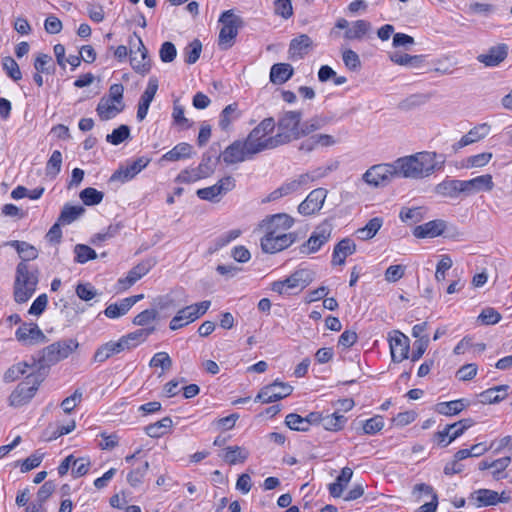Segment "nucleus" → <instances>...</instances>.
I'll list each match as a JSON object with an SVG mask.
<instances>
[{
  "mask_svg": "<svg viewBox=\"0 0 512 512\" xmlns=\"http://www.w3.org/2000/svg\"><path fill=\"white\" fill-rule=\"evenodd\" d=\"M131 309V306L126 298L122 299L120 303H113L106 307L104 310V314L108 318H118L120 316L125 315L129 310Z\"/></svg>",
  "mask_w": 512,
  "mask_h": 512,
  "instance_id": "nucleus-50",
  "label": "nucleus"
},
{
  "mask_svg": "<svg viewBox=\"0 0 512 512\" xmlns=\"http://www.w3.org/2000/svg\"><path fill=\"white\" fill-rule=\"evenodd\" d=\"M202 51V43L198 39H194L184 50L185 62L187 64H194L200 57Z\"/></svg>",
  "mask_w": 512,
  "mask_h": 512,
  "instance_id": "nucleus-55",
  "label": "nucleus"
},
{
  "mask_svg": "<svg viewBox=\"0 0 512 512\" xmlns=\"http://www.w3.org/2000/svg\"><path fill=\"white\" fill-rule=\"evenodd\" d=\"M469 405V402L465 399H458L448 402H440L436 404V412L445 416H452L459 414L466 406Z\"/></svg>",
  "mask_w": 512,
  "mask_h": 512,
  "instance_id": "nucleus-37",
  "label": "nucleus"
},
{
  "mask_svg": "<svg viewBox=\"0 0 512 512\" xmlns=\"http://www.w3.org/2000/svg\"><path fill=\"white\" fill-rule=\"evenodd\" d=\"M342 59L345 66L350 71H358L361 68V61L358 54L351 49L345 50L343 52Z\"/></svg>",
  "mask_w": 512,
  "mask_h": 512,
  "instance_id": "nucleus-62",
  "label": "nucleus"
},
{
  "mask_svg": "<svg viewBox=\"0 0 512 512\" xmlns=\"http://www.w3.org/2000/svg\"><path fill=\"white\" fill-rule=\"evenodd\" d=\"M155 331V327L141 328L131 332L125 336V340L132 347H136L139 343L146 340V338Z\"/></svg>",
  "mask_w": 512,
  "mask_h": 512,
  "instance_id": "nucleus-52",
  "label": "nucleus"
},
{
  "mask_svg": "<svg viewBox=\"0 0 512 512\" xmlns=\"http://www.w3.org/2000/svg\"><path fill=\"white\" fill-rule=\"evenodd\" d=\"M328 123L327 119L322 116H314L301 124L302 137L323 128Z\"/></svg>",
  "mask_w": 512,
  "mask_h": 512,
  "instance_id": "nucleus-51",
  "label": "nucleus"
},
{
  "mask_svg": "<svg viewBox=\"0 0 512 512\" xmlns=\"http://www.w3.org/2000/svg\"><path fill=\"white\" fill-rule=\"evenodd\" d=\"M388 341L393 362L400 363L409 357L410 340L405 334L394 330L389 334Z\"/></svg>",
  "mask_w": 512,
  "mask_h": 512,
  "instance_id": "nucleus-10",
  "label": "nucleus"
},
{
  "mask_svg": "<svg viewBox=\"0 0 512 512\" xmlns=\"http://www.w3.org/2000/svg\"><path fill=\"white\" fill-rule=\"evenodd\" d=\"M383 225V218L374 217L368 223L356 231L357 237L361 240L372 239Z\"/></svg>",
  "mask_w": 512,
  "mask_h": 512,
  "instance_id": "nucleus-39",
  "label": "nucleus"
},
{
  "mask_svg": "<svg viewBox=\"0 0 512 512\" xmlns=\"http://www.w3.org/2000/svg\"><path fill=\"white\" fill-rule=\"evenodd\" d=\"M62 165V154L59 150L53 151L50 156L47 164H46V175L47 176H56L61 169Z\"/></svg>",
  "mask_w": 512,
  "mask_h": 512,
  "instance_id": "nucleus-59",
  "label": "nucleus"
},
{
  "mask_svg": "<svg viewBox=\"0 0 512 512\" xmlns=\"http://www.w3.org/2000/svg\"><path fill=\"white\" fill-rule=\"evenodd\" d=\"M414 491L425 492L431 494V501L423 504L417 510V512H436L438 506V496L434 493L433 488L425 483L416 484Z\"/></svg>",
  "mask_w": 512,
  "mask_h": 512,
  "instance_id": "nucleus-40",
  "label": "nucleus"
},
{
  "mask_svg": "<svg viewBox=\"0 0 512 512\" xmlns=\"http://www.w3.org/2000/svg\"><path fill=\"white\" fill-rule=\"evenodd\" d=\"M490 132V125L487 123L479 124L472 128L467 134L462 136V138L452 146V151L455 153L459 149L475 143L483 138H485Z\"/></svg>",
  "mask_w": 512,
  "mask_h": 512,
  "instance_id": "nucleus-21",
  "label": "nucleus"
},
{
  "mask_svg": "<svg viewBox=\"0 0 512 512\" xmlns=\"http://www.w3.org/2000/svg\"><path fill=\"white\" fill-rule=\"evenodd\" d=\"M294 224V218L286 213H278L271 216L266 217L262 223L261 227L265 228V231L275 230L277 233H281V231L287 230L291 228Z\"/></svg>",
  "mask_w": 512,
  "mask_h": 512,
  "instance_id": "nucleus-20",
  "label": "nucleus"
},
{
  "mask_svg": "<svg viewBox=\"0 0 512 512\" xmlns=\"http://www.w3.org/2000/svg\"><path fill=\"white\" fill-rule=\"evenodd\" d=\"M222 459L229 465L244 463L249 457V451L240 446H229L225 449Z\"/></svg>",
  "mask_w": 512,
  "mask_h": 512,
  "instance_id": "nucleus-36",
  "label": "nucleus"
},
{
  "mask_svg": "<svg viewBox=\"0 0 512 512\" xmlns=\"http://www.w3.org/2000/svg\"><path fill=\"white\" fill-rule=\"evenodd\" d=\"M347 422V418L343 415L335 412L330 415H323L320 425L327 431H339L343 429L345 423Z\"/></svg>",
  "mask_w": 512,
  "mask_h": 512,
  "instance_id": "nucleus-41",
  "label": "nucleus"
},
{
  "mask_svg": "<svg viewBox=\"0 0 512 512\" xmlns=\"http://www.w3.org/2000/svg\"><path fill=\"white\" fill-rule=\"evenodd\" d=\"M243 149L248 159H252L254 155L267 150L274 149L277 147V139L268 137L265 142H260L257 139L252 138L251 136H247V138L242 141Z\"/></svg>",
  "mask_w": 512,
  "mask_h": 512,
  "instance_id": "nucleus-23",
  "label": "nucleus"
},
{
  "mask_svg": "<svg viewBox=\"0 0 512 512\" xmlns=\"http://www.w3.org/2000/svg\"><path fill=\"white\" fill-rule=\"evenodd\" d=\"M371 28V24L366 20H357L353 23L352 27L347 29L345 32V38L347 39H360L362 38Z\"/></svg>",
  "mask_w": 512,
  "mask_h": 512,
  "instance_id": "nucleus-45",
  "label": "nucleus"
},
{
  "mask_svg": "<svg viewBox=\"0 0 512 512\" xmlns=\"http://www.w3.org/2000/svg\"><path fill=\"white\" fill-rule=\"evenodd\" d=\"M297 240V234L277 233L275 230L267 231L261 238V249L264 253L274 254L290 247Z\"/></svg>",
  "mask_w": 512,
  "mask_h": 512,
  "instance_id": "nucleus-6",
  "label": "nucleus"
},
{
  "mask_svg": "<svg viewBox=\"0 0 512 512\" xmlns=\"http://www.w3.org/2000/svg\"><path fill=\"white\" fill-rule=\"evenodd\" d=\"M361 426L364 434L374 435L383 429L384 420L382 416L376 415L370 419L361 422Z\"/></svg>",
  "mask_w": 512,
  "mask_h": 512,
  "instance_id": "nucleus-54",
  "label": "nucleus"
},
{
  "mask_svg": "<svg viewBox=\"0 0 512 512\" xmlns=\"http://www.w3.org/2000/svg\"><path fill=\"white\" fill-rule=\"evenodd\" d=\"M34 68L39 73L53 74L55 72V65L53 64L52 57L44 53L38 54L34 61Z\"/></svg>",
  "mask_w": 512,
  "mask_h": 512,
  "instance_id": "nucleus-49",
  "label": "nucleus"
},
{
  "mask_svg": "<svg viewBox=\"0 0 512 512\" xmlns=\"http://www.w3.org/2000/svg\"><path fill=\"white\" fill-rule=\"evenodd\" d=\"M44 379L45 373L42 371H33L29 373L25 380L19 383L10 394L9 405L12 407H21L29 403L35 396Z\"/></svg>",
  "mask_w": 512,
  "mask_h": 512,
  "instance_id": "nucleus-4",
  "label": "nucleus"
},
{
  "mask_svg": "<svg viewBox=\"0 0 512 512\" xmlns=\"http://www.w3.org/2000/svg\"><path fill=\"white\" fill-rule=\"evenodd\" d=\"M312 44L311 38L306 34H301L292 39L288 50L290 58L293 60L303 59L308 53V50L312 47Z\"/></svg>",
  "mask_w": 512,
  "mask_h": 512,
  "instance_id": "nucleus-28",
  "label": "nucleus"
},
{
  "mask_svg": "<svg viewBox=\"0 0 512 512\" xmlns=\"http://www.w3.org/2000/svg\"><path fill=\"white\" fill-rule=\"evenodd\" d=\"M125 104L118 105L106 97H102L97 105L96 112L101 120H109L122 112Z\"/></svg>",
  "mask_w": 512,
  "mask_h": 512,
  "instance_id": "nucleus-30",
  "label": "nucleus"
},
{
  "mask_svg": "<svg viewBox=\"0 0 512 512\" xmlns=\"http://www.w3.org/2000/svg\"><path fill=\"white\" fill-rule=\"evenodd\" d=\"M223 162L227 165L241 163L248 159L247 155L244 152L242 141L235 140L231 143L223 153H219Z\"/></svg>",
  "mask_w": 512,
  "mask_h": 512,
  "instance_id": "nucleus-26",
  "label": "nucleus"
},
{
  "mask_svg": "<svg viewBox=\"0 0 512 512\" xmlns=\"http://www.w3.org/2000/svg\"><path fill=\"white\" fill-rule=\"evenodd\" d=\"M400 176L395 167V161L392 164H378L369 168L363 174V180L374 187L388 185L392 178Z\"/></svg>",
  "mask_w": 512,
  "mask_h": 512,
  "instance_id": "nucleus-7",
  "label": "nucleus"
},
{
  "mask_svg": "<svg viewBox=\"0 0 512 512\" xmlns=\"http://www.w3.org/2000/svg\"><path fill=\"white\" fill-rule=\"evenodd\" d=\"M353 476V470L349 467L342 468L340 474L337 476L336 481L329 484L328 490L332 497H341L343 491L347 487Z\"/></svg>",
  "mask_w": 512,
  "mask_h": 512,
  "instance_id": "nucleus-31",
  "label": "nucleus"
},
{
  "mask_svg": "<svg viewBox=\"0 0 512 512\" xmlns=\"http://www.w3.org/2000/svg\"><path fill=\"white\" fill-rule=\"evenodd\" d=\"M193 155V147L186 142L177 144L170 151L165 153L160 161H179L182 159H189Z\"/></svg>",
  "mask_w": 512,
  "mask_h": 512,
  "instance_id": "nucleus-34",
  "label": "nucleus"
},
{
  "mask_svg": "<svg viewBox=\"0 0 512 512\" xmlns=\"http://www.w3.org/2000/svg\"><path fill=\"white\" fill-rule=\"evenodd\" d=\"M327 190L324 188L314 189L309 193L304 201L298 206V212L302 215L308 216L319 211L326 199Z\"/></svg>",
  "mask_w": 512,
  "mask_h": 512,
  "instance_id": "nucleus-14",
  "label": "nucleus"
},
{
  "mask_svg": "<svg viewBox=\"0 0 512 512\" xmlns=\"http://www.w3.org/2000/svg\"><path fill=\"white\" fill-rule=\"evenodd\" d=\"M508 385H499L481 392L478 397L482 404H495L504 400L507 396Z\"/></svg>",
  "mask_w": 512,
  "mask_h": 512,
  "instance_id": "nucleus-32",
  "label": "nucleus"
},
{
  "mask_svg": "<svg viewBox=\"0 0 512 512\" xmlns=\"http://www.w3.org/2000/svg\"><path fill=\"white\" fill-rule=\"evenodd\" d=\"M158 90V80L155 77L149 79L148 85L140 97L137 109V120L143 121L147 116L149 106L153 101L155 94Z\"/></svg>",
  "mask_w": 512,
  "mask_h": 512,
  "instance_id": "nucleus-18",
  "label": "nucleus"
},
{
  "mask_svg": "<svg viewBox=\"0 0 512 512\" xmlns=\"http://www.w3.org/2000/svg\"><path fill=\"white\" fill-rule=\"evenodd\" d=\"M462 195L470 196L482 191L489 192L493 189L494 183L490 174L477 176L470 180H461Z\"/></svg>",
  "mask_w": 512,
  "mask_h": 512,
  "instance_id": "nucleus-16",
  "label": "nucleus"
},
{
  "mask_svg": "<svg viewBox=\"0 0 512 512\" xmlns=\"http://www.w3.org/2000/svg\"><path fill=\"white\" fill-rule=\"evenodd\" d=\"M121 228L122 226L119 223L111 224L105 232L97 233L96 235H94V237L91 239V243L93 245H99L101 242L112 239L113 237L118 235Z\"/></svg>",
  "mask_w": 512,
  "mask_h": 512,
  "instance_id": "nucleus-58",
  "label": "nucleus"
},
{
  "mask_svg": "<svg viewBox=\"0 0 512 512\" xmlns=\"http://www.w3.org/2000/svg\"><path fill=\"white\" fill-rule=\"evenodd\" d=\"M219 22L222 24V28L219 32L218 46L222 50H228L234 45V40L239 29L244 26V21L233 10H227L221 14Z\"/></svg>",
  "mask_w": 512,
  "mask_h": 512,
  "instance_id": "nucleus-5",
  "label": "nucleus"
},
{
  "mask_svg": "<svg viewBox=\"0 0 512 512\" xmlns=\"http://www.w3.org/2000/svg\"><path fill=\"white\" fill-rule=\"evenodd\" d=\"M171 426L172 419L167 416L153 424L146 426L145 432L151 438H159L165 434L164 429L170 428Z\"/></svg>",
  "mask_w": 512,
  "mask_h": 512,
  "instance_id": "nucleus-44",
  "label": "nucleus"
},
{
  "mask_svg": "<svg viewBox=\"0 0 512 512\" xmlns=\"http://www.w3.org/2000/svg\"><path fill=\"white\" fill-rule=\"evenodd\" d=\"M314 277V271L306 268L298 269L285 279V283L288 284L290 290L296 288L302 290L314 280Z\"/></svg>",
  "mask_w": 512,
  "mask_h": 512,
  "instance_id": "nucleus-25",
  "label": "nucleus"
},
{
  "mask_svg": "<svg viewBox=\"0 0 512 512\" xmlns=\"http://www.w3.org/2000/svg\"><path fill=\"white\" fill-rule=\"evenodd\" d=\"M148 469H149V463L146 461V462H144V464L141 467H138V468L130 471V473L127 475V482L132 487L138 486L142 482V479L145 476V474L147 473Z\"/></svg>",
  "mask_w": 512,
  "mask_h": 512,
  "instance_id": "nucleus-63",
  "label": "nucleus"
},
{
  "mask_svg": "<svg viewBox=\"0 0 512 512\" xmlns=\"http://www.w3.org/2000/svg\"><path fill=\"white\" fill-rule=\"evenodd\" d=\"M2 68L6 72L7 76L14 81H19L22 78L17 62L10 56L2 58Z\"/></svg>",
  "mask_w": 512,
  "mask_h": 512,
  "instance_id": "nucleus-53",
  "label": "nucleus"
},
{
  "mask_svg": "<svg viewBox=\"0 0 512 512\" xmlns=\"http://www.w3.org/2000/svg\"><path fill=\"white\" fill-rule=\"evenodd\" d=\"M79 197L85 205L94 206L102 202L104 193L95 188L87 187L80 192Z\"/></svg>",
  "mask_w": 512,
  "mask_h": 512,
  "instance_id": "nucleus-47",
  "label": "nucleus"
},
{
  "mask_svg": "<svg viewBox=\"0 0 512 512\" xmlns=\"http://www.w3.org/2000/svg\"><path fill=\"white\" fill-rule=\"evenodd\" d=\"M395 167L398 171V174L404 178H424L423 172L420 171L421 164L418 158V152L409 156L398 158L395 161Z\"/></svg>",
  "mask_w": 512,
  "mask_h": 512,
  "instance_id": "nucleus-11",
  "label": "nucleus"
},
{
  "mask_svg": "<svg viewBox=\"0 0 512 512\" xmlns=\"http://www.w3.org/2000/svg\"><path fill=\"white\" fill-rule=\"evenodd\" d=\"M85 213V208L81 205H70L65 204L58 217L59 222L62 225H68L77 220L80 216Z\"/></svg>",
  "mask_w": 512,
  "mask_h": 512,
  "instance_id": "nucleus-38",
  "label": "nucleus"
},
{
  "mask_svg": "<svg viewBox=\"0 0 512 512\" xmlns=\"http://www.w3.org/2000/svg\"><path fill=\"white\" fill-rule=\"evenodd\" d=\"M75 258L74 261L80 264H84L90 260L97 258V253L90 246L85 244H77L74 247Z\"/></svg>",
  "mask_w": 512,
  "mask_h": 512,
  "instance_id": "nucleus-46",
  "label": "nucleus"
},
{
  "mask_svg": "<svg viewBox=\"0 0 512 512\" xmlns=\"http://www.w3.org/2000/svg\"><path fill=\"white\" fill-rule=\"evenodd\" d=\"M446 228V222L444 220H432L422 225H418L413 230V235L416 238H434L443 234Z\"/></svg>",
  "mask_w": 512,
  "mask_h": 512,
  "instance_id": "nucleus-22",
  "label": "nucleus"
},
{
  "mask_svg": "<svg viewBox=\"0 0 512 512\" xmlns=\"http://www.w3.org/2000/svg\"><path fill=\"white\" fill-rule=\"evenodd\" d=\"M508 55V46L498 44L488 49L486 53L477 56V60L488 67H494L503 62Z\"/></svg>",
  "mask_w": 512,
  "mask_h": 512,
  "instance_id": "nucleus-19",
  "label": "nucleus"
},
{
  "mask_svg": "<svg viewBox=\"0 0 512 512\" xmlns=\"http://www.w3.org/2000/svg\"><path fill=\"white\" fill-rule=\"evenodd\" d=\"M501 314L492 307H486L478 316V320L484 325H494L501 320Z\"/></svg>",
  "mask_w": 512,
  "mask_h": 512,
  "instance_id": "nucleus-61",
  "label": "nucleus"
},
{
  "mask_svg": "<svg viewBox=\"0 0 512 512\" xmlns=\"http://www.w3.org/2000/svg\"><path fill=\"white\" fill-rule=\"evenodd\" d=\"M130 137V128L128 125L122 124L118 128L114 129L111 134L106 136V141L113 144L119 145Z\"/></svg>",
  "mask_w": 512,
  "mask_h": 512,
  "instance_id": "nucleus-56",
  "label": "nucleus"
},
{
  "mask_svg": "<svg viewBox=\"0 0 512 512\" xmlns=\"http://www.w3.org/2000/svg\"><path fill=\"white\" fill-rule=\"evenodd\" d=\"M356 252V244L350 238H344L335 245V256L342 255L344 259Z\"/></svg>",
  "mask_w": 512,
  "mask_h": 512,
  "instance_id": "nucleus-60",
  "label": "nucleus"
},
{
  "mask_svg": "<svg viewBox=\"0 0 512 512\" xmlns=\"http://www.w3.org/2000/svg\"><path fill=\"white\" fill-rule=\"evenodd\" d=\"M421 169L424 178L432 175L434 172L444 168L446 162V155L443 153H436L432 151L418 152Z\"/></svg>",
  "mask_w": 512,
  "mask_h": 512,
  "instance_id": "nucleus-12",
  "label": "nucleus"
},
{
  "mask_svg": "<svg viewBox=\"0 0 512 512\" xmlns=\"http://www.w3.org/2000/svg\"><path fill=\"white\" fill-rule=\"evenodd\" d=\"M285 424L294 431L307 432L308 426L305 417L297 413H290L285 418Z\"/></svg>",
  "mask_w": 512,
  "mask_h": 512,
  "instance_id": "nucleus-57",
  "label": "nucleus"
},
{
  "mask_svg": "<svg viewBox=\"0 0 512 512\" xmlns=\"http://www.w3.org/2000/svg\"><path fill=\"white\" fill-rule=\"evenodd\" d=\"M332 230V224L328 220L323 221L315 228L309 239L299 247V252L301 254L317 252L326 242L329 241Z\"/></svg>",
  "mask_w": 512,
  "mask_h": 512,
  "instance_id": "nucleus-8",
  "label": "nucleus"
},
{
  "mask_svg": "<svg viewBox=\"0 0 512 512\" xmlns=\"http://www.w3.org/2000/svg\"><path fill=\"white\" fill-rule=\"evenodd\" d=\"M301 120V111H286L279 116L277 122L278 133L271 136L272 138L277 139V147L302 137L300 125Z\"/></svg>",
  "mask_w": 512,
  "mask_h": 512,
  "instance_id": "nucleus-3",
  "label": "nucleus"
},
{
  "mask_svg": "<svg viewBox=\"0 0 512 512\" xmlns=\"http://www.w3.org/2000/svg\"><path fill=\"white\" fill-rule=\"evenodd\" d=\"M470 498L477 501L476 506L478 508L484 506H494L499 503L498 492L490 489H478L471 493Z\"/></svg>",
  "mask_w": 512,
  "mask_h": 512,
  "instance_id": "nucleus-35",
  "label": "nucleus"
},
{
  "mask_svg": "<svg viewBox=\"0 0 512 512\" xmlns=\"http://www.w3.org/2000/svg\"><path fill=\"white\" fill-rule=\"evenodd\" d=\"M293 391V387L288 383L274 381L260 389L255 397V401L262 403H272L289 396Z\"/></svg>",
  "mask_w": 512,
  "mask_h": 512,
  "instance_id": "nucleus-9",
  "label": "nucleus"
},
{
  "mask_svg": "<svg viewBox=\"0 0 512 512\" xmlns=\"http://www.w3.org/2000/svg\"><path fill=\"white\" fill-rule=\"evenodd\" d=\"M426 209L424 207L407 208L400 210L399 218L406 223L416 224L424 219Z\"/></svg>",
  "mask_w": 512,
  "mask_h": 512,
  "instance_id": "nucleus-42",
  "label": "nucleus"
},
{
  "mask_svg": "<svg viewBox=\"0 0 512 512\" xmlns=\"http://www.w3.org/2000/svg\"><path fill=\"white\" fill-rule=\"evenodd\" d=\"M78 346L79 343L76 339H65L54 342L43 348L40 352V356L37 359L33 358V365L37 366L36 371H42L46 375L47 369L59 361L66 359Z\"/></svg>",
  "mask_w": 512,
  "mask_h": 512,
  "instance_id": "nucleus-2",
  "label": "nucleus"
},
{
  "mask_svg": "<svg viewBox=\"0 0 512 512\" xmlns=\"http://www.w3.org/2000/svg\"><path fill=\"white\" fill-rule=\"evenodd\" d=\"M16 339L25 345L46 342L47 338L35 323H23L15 333Z\"/></svg>",
  "mask_w": 512,
  "mask_h": 512,
  "instance_id": "nucleus-13",
  "label": "nucleus"
},
{
  "mask_svg": "<svg viewBox=\"0 0 512 512\" xmlns=\"http://www.w3.org/2000/svg\"><path fill=\"white\" fill-rule=\"evenodd\" d=\"M149 163L150 158L139 157L127 166L116 170L110 177V181L127 182L140 173Z\"/></svg>",
  "mask_w": 512,
  "mask_h": 512,
  "instance_id": "nucleus-15",
  "label": "nucleus"
},
{
  "mask_svg": "<svg viewBox=\"0 0 512 512\" xmlns=\"http://www.w3.org/2000/svg\"><path fill=\"white\" fill-rule=\"evenodd\" d=\"M159 56L161 61L164 63L172 62L177 56V49L175 45L170 41L164 42L160 47Z\"/></svg>",
  "mask_w": 512,
  "mask_h": 512,
  "instance_id": "nucleus-64",
  "label": "nucleus"
},
{
  "mask_svg": "<svg viewBox=\"0 0 512 512\" xmlns=\"http://www.w3.org/2000/svg\"><path fill=\"white\" fill-rule=\"evenodd\" d=\"M240 117L237 103L227 105L220 114L219 126L222 130H226L232 121Z\"/></svg>",
  "mask_w": 512,
  "mask_h": 512,
  "instance_id": "nucleus-43",
  "label": "nucleus"
},
{
  "mask_svg": "<svg viewBox=\"0 0 512 512\" xmlns=\"http://www.w3.org/2000/svg\"><path fill=\"white\" fill-rule=\"evenodd\" d=\"M18 254L22 261L16 267L14 300L17 303H25L35 293L39 281L38 270L30 271L26 262L36 259L38 250L33 245L23 241Z\"/></svg>",
  "mask_w": 512,
  "mask_h": 512,
  "instance_id": "nucleus-1",
  "label": "nucleus"
},
{
  "mask_svg": "<svg viewBox=\"0 0 512 512\" xmlns=\"http://www.w3.org/2000/svg\"><path fill=\"white\" fill-rule=\"evenodd\" d=\"M435 193L442 197L457 198L462 195V182L447 178L435 186Z\"/></svg>",
  "mask_w": 512,
  "mask_h": 512,
  "instance_id": "nucleus-29",
  "label": "nucleus"
},
{
  "mask_svg": "<svg viewBox=\"0 0 512 512\" xmlns=\"http://www.w3.org/2000/svg\"><path fill=\"white\" fill-rule=\"evenodd\" d=\"M35 365L28 364L27 362H19L10 368L4 373L3 380L7 383L13 382L17 380L20 376L24 375L27 372V368H32Z\"/></svg>",
  "mask_w": 512,
  "mask_h": 512,
  "instance_id": "nucleus-48",
  "label": "nucleus"
},
{
  "mask_svg": "<svg viewBox=\"0 0 512 512\" xmlns=\"http://www.w3.org/2000/svg\"><path fill=\"white\" fill-rule=\"evenodd\" d=\"M216 146L219 145L216 143L212 144L209 149L202 154L201 162L196 167L197 172H199L203 178H208L215 172L221 159V155L218 153Z\"/></svg>",
  "mask_w": 512,
  "mask_h": 512,
  "instance_id": "nucleus-17",
  "label": "nucleus"
},
{
  "mask_svg": "<svg viewBox=\"0 0 512 512\" xmlns=\"http://www.w3.org/2000/svg\"><path fill=\"white\" fill-rule=\"evenodd\" d=\"M134 35L137 37L139 43L138 50L140 52L141 59H138L137 56H131L130 63L135 72L145 75L151 69V60L148 55V50L144 46L142 39L137 36L136 32H134Z\"/></svg>",
  "mask_w": 512,
  "mask_h": 512,
  "instance_id": "nucleus-27",
  "label": "nucleus"
},
{
  "mask_svg": "<svg viewBox=\"0 0 512 512\" xmlns=\"http://www.w3.org/2000/svg\"><path fill=\"white\" fill-rule=\"evenodd\" d=\"M153 263L150 260L142 261L133 267L125 278L118 280L121 289H127L146 275L152 268Z\"/></svg>",
  "mask_w": 512,
  "mask_h": 512,
  "instance_id": "nucleus-24",
  "label": "nucleus"
},
{
  "mask_svg": "<svg viewBox=\"0 0 512 512\" xmlns=\"http://www.w3.org/2000/svg\"><path fill=\"white\" fill-rule=\"evenodd\" d=\"M294 73L293 67L288 63H276L270 70V81L274 84L287 82Z\"/></svg>",
  "mask_w": 512,
  "mask_h": 512,
  "instance_id": "nucleus-33",
  "label": "nucleus"
}]
</instances>
